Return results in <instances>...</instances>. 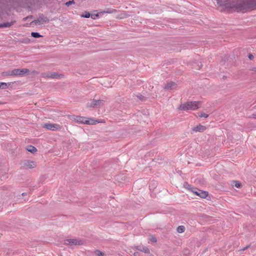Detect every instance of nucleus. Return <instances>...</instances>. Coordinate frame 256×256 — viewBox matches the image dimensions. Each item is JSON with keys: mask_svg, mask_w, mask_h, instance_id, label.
I'll return each instance as SVG.
<instances>
[{"mask_svg": "<svg viewBox=\"0 0 256 256\" xmlns=\"http://www.w3.org/2000/svg\"><path fill=\"white\" fill-rule=\"evenodd\" d=\"M226 7L235 8L238 12H245L256 8V0H240L237 2H229L225 4Z\"/></svg>", "mask_w": 256, "mask_h": 256, "instance_id": "1", "label": "nucleus"}, {"mask_svg": "<svg viewBox=\"0 0 256 256\" xmlns=\"http://www.w3.org/2000/svg\"><path fill=\"white\" fill-rule=\"evenodd\" d=\"M70 118L72 120L81 124H95L99 122L98 121L94 120L92 118H89V120H88L86 117L72 115L70 116Z\"/></svg>", "mask_w": 256, "mask_h": 256, "instance_id": "2", "label": "nucleus"}, {"mask_svg": "<svg viewBox=\"0 0 256 256\" xmlns=\"http://www.w3.org/2000/svg\"><path fill=\"white\" fill-rule=\"evenodd\" d=\"M200 106V102H188L182 104L178 110H195L198 109Z\"/></svg>", "mask_w": 256, "mask_h": 256, "instance_id": "3", "label": "nucleus"}, {"mask_svg": "<svg viewBox=\"0 0 256 256\" xmlns=\"http://www.w3.org/2000/svg\"><path fill=\"white\" fill-rule=\"evenodd\" d=\"M105 102L103 100H96L95 99L92 100L90 102L86 104L87 108H100L104 105V102Z\"/></svg>", "mask_w": 256, "mask_h": 256, "instance_id": "4", "label": "nucleus"}, {"mask_svg": "<svg viewBox=\"0 0 256 256\" xmlns=\"http://www.w3.org/2000/svg\"><path fill=\"white\" fill-rule=\"evenodd\" d=\"M188 189H190L192 192H194L201 198H206L208 196V192L200 190L196 188L190 187Z\"/></svg>", "mask_w": 256, "mask_h": 256, "instance_id": "5", "label": "nucleus"}, {"mask_svg": "<svg viewBox=\"0 0 256 256\" xmlns=\"http://www.w3.org/2000/svg\"><path fill=\"white\" fill-rule=\"evenodd\" d=\"M20 164L25 168H32L36 166V162L29 160H24L21 162Z\"/></svg>", "mask_w": 256, "mask_h": 256, "instance_id": "6", "label": "nucleus"}, {"mask_svg": "<svg viewBox=\"0 0 256 256\" xmlns=\"http://www.w3.org/2000/svg\"><path fill=\"white\" fill-rule=\"evenodd\" d=\"M42 127L53 131L60 130L62 126L56 124L46 123L42 124Z\"/></svg>", "mask_w": 256, "mask_h": 256, "instance_id": "7", "label": "nucleus"}, {"mask_svg": "<svg viewBox=\"0 0 256 256\" xmlns=\"http://www.w3.org/2000/svg\"><path fill=\"white\" fill-rule=\"evenodd\" d=\"M65 245H82L84 244V242L82 240H78L77 239H66L64 240V242Z\"/></svg>", "mask_w": 256, "mask_h": 256, "instance_id": "8", "label": "nucleus"}, {"mask_svg": "<svg viewBox=\"0 0 256 256\" xmlns=\"http://www.w3.org/2000/svg\"><path fill=\"white\" fill-rule=\"evenodd\" d=\"M49 21V18L44 16L43 14H40L36 20H33L31 22V24H36L38 23L43 24L44 22H48Z\"/></svg>", "mask_w": 256, "mask_h": 256, "instance_id": "9", "label": "nucleus"}, {"mask_svg": "<svg viewBox=\"0 0 256 256\" xmlns=\"http://www.w3.org/2000/svg\"><path fill=\"white\" fill-rule=\"evenodd\" d=\"M14 76H24L26 74H28L30 71L28 68L14 69L13 70Z\"/></svg>", "mask_w": 256, "mask_h": 256, "instance_id": "10", "label": "nucleus"}, {"mask_svg": "<svg viewBox=\"0 0 256 256\" xmlns=\"http://www.w3.org/2000/svg\"><path fill=\"white\" fill-rule=\"evenodd\" d=\"M46 76L52 78L60 79V78H63L64 76L62 74H59L56 72H52L50 74H48Z\"/></svg>", "mask_w": 256, "mask_h": 256, "instance_id": "11", "label": "nucleus"}, {"mask_svg": "<svg viewBox=\"0 0 256 256\" xmlns=\"http://www.w3.org/2000/svg\"><path fill=\"white\" fill-rule=\"evenodd\" d=\"M136 248L139 251L142 252L145 254H150V251L148 248L146 246L138 245L135 246Z\"/></svg>", "mask_w": 256, "mask_h": 256, "instance_id": "12", "label": "nucleus"}, {"mask_svg": "<svg viewBox=\"0 0 256 256\" xmlns=\"http://www.w3.org/2000/svg\"><path fill=\"white\" fill-rule=\"evenodd\" d=\"M206 130V126L199 124L196 126L192 128V130L195 132H202Z\"/></svg>", "mask_w": 256, "mask_h": 256, "instance_id": "13", "label": "nucleus"}, {"mask_svg": "<svg viewBox=\"0 0 256 256\" xmlns=\"http://www.w3.org/2000/svg\"><path fill=\"white\" fill-rule=\"evenodd\" d=\"M176 84L174 82H170L167 83L164 87V88L168 90H171L174 88L176 86Z\"/></svg>", "mask_w": 256, "mask_h": 256, "instance_id": "14", "label": "nucleus"}, {"mask_svg": "<svg viewBox=\"0 0 256 256\" xmlns=\"http://www.w3.org/2000/svg\"><path fill=\"white\" fill-rule=\"evenodd\" d=\"M26 150L28 152H30L32 154H34L37 152V149L36 148L32 146H28L26 148Z\"/></svg>", "mask_w": 256, "mask_h": 256, "instance_id": "15", "label": "nucleus"}, {"mask_svg": "<svg viewBox=\"0 0 256 256\" xmlns=\"http://www.w3.org/2000/svg\"><path fill=\"white\" fill-rule=\"evenodd\" d=\"M126 180V176L124 174L118 175L116 176V180H118V182H122Z\"/></svg>", "mask_w": 256, "mask_h": 256, "instance_id": "16", "label": "nucleus"}, {"mask_svg": "<svg viewBox=\"0 0 256 256\" xmlns=\"http://www.w3.org/2000/svg\"><path fill=\"white\" fill-rule=\"evenodd\" d=\"M15 21H12L11 22H6L2 24V28H10L15 23Z\"/></svg>", "mask_w": 256, "mask_h": 256, "instance_id": "17", "label": "nucleus"}, {"mask_svg": "<svg viewBox=\"0 0 256 256\" xmlns=\"http://www.w3.org/2000/svg\"><path fill=\"white\" fill-rule=\"evenodd\" d=\"M129 15L126 12H122L116 18L118 19H122L127 18Z\"/></svg>", "mask_w": 256, "mask_h": 256, "instance_id": "18", "label": "nucleus"}, {"mask_svg": "<svg viewBox=\"0 0 256 256\" xmlns=\"http://www.w3.org/2000/svg\"><path fill=\"white\" fill-rule=\"evenodd\" d=\"M185 227L184 226H180L177 228V232L179 233H182L184 232Z\"/></svg>", "mask_w": 256, "mask_h": 256, "instance_id": "19", "label": "nucleus"}, {"mask_svg": "<svg viewBox=\"0 0 256 256\" xmlns=\"http://www.w3.org/2000/svg\"><path fill=\"white\" fill-rule=\"evenodd\" d=\"M10 83H6V82H0V88L5 89L8 86H10Z\"/></svg>", "mask_w": 256, "mask_h": 256, "instance_id": "20", "label": "nucleus"}, {"mask_svg": "<svg viewBox=\"0 0 256 256\" xmlns=\"http://www.w3.org/2000/svg\"><path fill=\"white\" fill-rule=\"evenodd\" d=\"M31 36L35 38H38L42 36H41L38 32H32L31 33Z\"/></svg>", "mask_w": 256, "mask_h": 256, "instance_id": "21", "label": "nucleus"}, {"mask_svg": "<svg viewBox=\"0 0 256 256\" xmlns=\"http://www.w3.org/2000/svg\"><path fill=\"white\" fill-rule=\"evenodd\" d=\"M94 254L97 256H104V253L98 250H96L94 251Z\"/></svg>", "mask_w": 256, "mask_h": 256, "instance_id": "22", "label": "nucleus"}, {"mask_svg": "<svg viewBox=\"0 0 256 256\" xmlns=\"http://www.w3.org/2000/svg\"><path fill=\"white\" fill-rule=\"evenodd\" d=\"M116 10L114 9H108L107 10H104L103 12V13H108L112 14L116 12Z\"/></svg>", "mask_w": 256, "mask_h": 256, "instance_id": "23", "label": "nucleus"}, {"mask_svg": "<svg viewBox=\"0 0 256 256\" xmlns=\"http://www.w3.org/2000/svg\"><path fill=\"white\" fill-rule=\"evenodd\" d=\"M81 16L83 18H88L90 17V14L89 12H85Z\"/></svg>", "mask_w": 256, "mask_h": 256, "instance_id": "24", "label": "nucleus"}, {"mask_svg": "<svg viewBox=\"0 0 256 256\" xmlns=\"http://www.w3.org/2000/svg\"><path fill=\"white\" fill-rule=\"evenodd\" d=\"M137 98L142 101H144L146 100V98L140 94H138L136 96Z\"/></svg>", "mask_w": 256, "mask_h": 256, "instance_id": "25", "label": "nucleus"}, {"mask_svg": "<svg viewBox=\"0 0 256 256\" xmlns=\"http://www.w3.org/2000/svg\"><path fill=\"white\" fill-rule=\"evenodd\" d=\"M234 186L238 188H240L242 186L241 183H240L239 182L235 180L234 181Z\"/></svg>", "mask_w": 256, "mask_h": 256, "instance_id": "26", "label": "nucleus"}, {"mask_svg": "<svg viewBox=\"0 0 256 256\" xmlns=\"http://www.w3.org/2000/svg\"><path fill=\"white\" fill-rule=\"evenodd\" d=\"M5 75L6 76H14V72H13V70H10V71L6 72H5Z\"/></svg>", "mask_w": 256, "mask_h": 256, "instance_id": "27", "label": "nucleus"}, {"mask_svg": "<svg viewBox=\"0 0 256 256\" xmlns=\"http://www.w3.org/2000/svg\"><path fill=\"white\" fill-rule=\"evenodd\" d=\"M199 116L200 118H207L208 116V115L206 113L201 112L200 114L199 115Z\"/></svg>", "mask_w": 256, "mask_h": 256, "instance_id": "28", "label": "nucleus"}, {"mask_svg": "<svg viewBox=\"0 0 256 256\" xmlns=\"http://www.w3.org/2000/svg\"><path fill=\"white\" fill-rule=\"evenodd\" d=\"M20 42L22 43L28 44L30 42V40L28 38L23 39V40H20Z\"/></svg>", "mask_w": 256, "mask_h": 256, "instance_id": "29", "label": "nucleus"}, {"mask_svg": "<svg viewBox=\"0 0 256 256\" xmlns=\"http://www.w3.org/2000/svg\"><path fill=\"white\" fill-rule=\"evenodd\" d=\"M75 2L74 0H70L66 3V5L68 6H70L72 4H74Z\"/></svg>", "mask_w": 256, "mask_h": 256, "instance_id": "30", "label": "nucleus"}, {"mask_svg": "<svg viewBox=\"0 0 256 256\" xmlns=\"http://www.w3.org/2000/svg\"><path fill=\"white\" fill-rule=\"evenodd\" d=\"M91 18H92V19H96V17H98L99 16L98 14H91Z\"/></svg>", "mask_w": 256, "mask_h": 256, "instance_id": "31", "label": "nucleus"}, {"mask_svg": "<svg viewBox=\"0 0 256 256\" xmlns=\"http://www.w3.org/2000/svg\"><path fill=\"white\" fill-rule=\"evenodd\" d=\"M150 240L154 242H156V238L154 236H152Z\"/></svg>", "mask_w": 256, "mask_h": 256, "instance_id": "32", "label": "nucleus"}, {"mask_svg": "<svg viewBox=\"0 0 256 256\" xmlns=\"http://www.w3.org/2000/svg\"><path fill=\"white\" fill-rule=\"evenodd\" d=\"M248 58L250 60H252L254 56L252 54H249L248 55Z\"/></svg>", "mask_w": 256, "mask_h": 256, "instance_id": "33", "label": "nucleus"}, {"mask_svg": "<svg viewBox=\"0 0 256 256\" xmlns=\"http://www.w3.org/2000/svg\"><path fill=\"white\" fill-rule=\"evenodd\" d=\"M250 70L252 71H255L256 72V67H252L250 69Z\"/></svg>", "mask_w": 256, "mask_h": 256, "instance_id": "34", "label": "nucleus"}, {"mask_svg": "<svg viewBox=\"0 0 256 256\" xmlns=\"http://www.w3.org/2000/svg\"><path fill=\"white\" fill-rule=\"evenodd\" d=\"M32 16H27V17L24 18H23V20H24V21H26V20L28 18H32Z\"/></svg>", "mask_w": 256, "mask_h": 256, "instance_id": "35", "label": "nucleus"}, {"mask_svg": "<svg viewBox=\"0 0 256 256\" xmlns=\"http://www.w3.org/2000/svg\"><path fill=\"white\" fill-rule=\"evenodd\" d=\"M216 1H217V3H218V4H219L220 5L222 6V5L223 4H222V2H221V1H220V0H216Z\"/></svg>", "mask_w": 256, "mask_h": 256, "instance_id": "36", "label": "nucleus"}, {"mask_svg": "<svg viewBox=\"0 0 256 256\" xmlns=\"http://www.w3.org/2000/svg\"><path fill=\"white\" fill-rule=\"evenodd\" d=\"M248 247H249V246H246V247H245V248H242V250H246V249H247Z\"/></svg>", "mask_w": 256, "mask_h": 256, "instance_id": "37", "label": "nucleus"}, {"mask_svg": "<svg viewBox=\"0 0 256 256\" xmlns=\"http://www.w3.org/2000/svg\"><path fill=\"white\" fill-rule=\"evenodd\" d=\"M134 256H138V252H134Z\"/></svg>", "mask_w": 256, "mask_h": 256, "instance_id": "38", "label": "nucleus"}, {"mask_svg": "<svg viewBox=\"0 0 256 256\" xmlns=\"http://www.w3.org/2000/svg\"><path fill=\"white\" fill-rule=\"evenodd\" d=\"M26 192H23L22 194V196H26Z\"/></svg>", "mask_w": 256, "mask_h": 256, "instance_id": "39", "label": "nucleus"}, {"mask_svg": "<svg viewBox=\"0 0 256 256\" xmlns=\"http://www.w3.org/2000/svg\"><path fill=\"white\" fill-rule=\"evenodd\" d=\"M0 28H2V24H0Z\"/></svg>", "mask_w": 256, "mask_h": 256, "instance_id": "40", "label": "nucleus"}, {"mask_svg": "<svg viewBox=\"0 0 256 256\" xmlns=\"http://www.w3.org/2000/svg\"><path fill=\"white\" fill-rule=\"evenodd\" d=\"M2 104V102H0V104Z\"/></svg>", "mask_w": 256, "mask_h": 256, "instance_id": "41", "label": "nucleus"}, {"mask_svg": "<svg viewBox=\"0 0 256 256\" xmlns=\"http://www.w3.org/2000/svg\"><path fill=\"white\" fill-rule=\"evenodd\" d=\"M254 118H256V116Z\"/></svg>", "mask_w": 256, "mask_h": 256, "instance_id": "42", "label": "nucleus"}]
</instances>
